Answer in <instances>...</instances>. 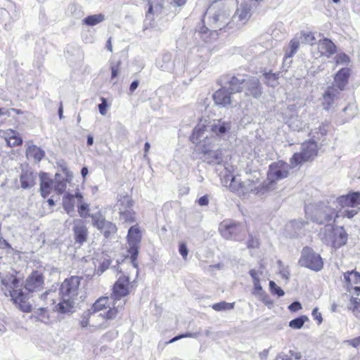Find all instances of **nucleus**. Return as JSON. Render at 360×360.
<instances>
[{"mask_svg": "<svg viewBox=\"0 0 360 360\" xmlns=\"http://www.w3.org/2000/svg\"><path fill=\"white\" fill-rule=\"evenodd\" d=\"M129 276L122 274L113 286L111 295L113 300L112 308H110L105 314H101V315L104 316L105 319L102 323L94 325V330H103L110 326V321L117 316L125 305L126 301L123 298L129 293Z\"/></svg>", "mask_w": 360, "mask_h": 360, "instance_id": "f257e3e1", "label": "nucleus"}, {"mask_svg": "<svg viewBox=\"0 0 360 360\" xmlns=\"http://www.w3.org/2000/svg\"><path fill=\"white\" fill-rule=\"evenodd\" d=\"M82 280V277L71 276L62 283L60 288L62 300L58 304V311L61 313L70 312L73 308Z\"/></svg>", "mask_w": 360, "mask_h": 360, "instance_id": "f03ea898", "label": "nucleus"}, {"mask_svg": "<svg viewBox=\"0 0 360 360\" xmlns=\"http://www.w3.org/2000/svg\"><path fill=\"white\" fill-rule=\"evenodd\" d=\"M258 183L257 181L250 179L242 181L240 176H234L231 174H226L221 178L223 186L243 198L251 193L257 194L259 192Z\"/></svg>", "mask_w": 360, "mask_h": 360, "instance_id": "7ed1b4c3", "label": "nucleus"}, {"mask_svg": "<svg viewBox=\"0 0 360 360\" xmlns=\"http://www.w3.org/2000/svg\"><path fill=\"white\" fill-rule=\"evenodd\" d=\"M229 83L233 91L240 92L243 90L246 96L259 98L262 94L261 83L259 79L255 77L233 76L230 79Z\"/></svg>", "mask_w": 360, "mask_h": 360, "instance_id": "20e7f679", "label": "nucleus"}, {"mask_svg": "<svg viewBox=\"0 0 360 360\" xmlns=\"http://www.w3.org/2000/svg\"><path fill=\"white\" fill-rule=\"evenodd\" d=\"M1 283L7 288L12 300L22 311L26 313L32 311V306L27 301V295L22 291L20 281L17 278L13 275L6 276L2 279Z\"/></svg>", "mask_w": 360, "mask_h": 360, "instance_id": "39448f33", "label": "nucleus"}, {"mask_svg": "<svg viewBox=\"0 0 360 360\" xmlns=\"http://www.w3.org/2000/svg\"><path fill=\"white\" fill-rule=\"evenodd\" d=\"M75 206H77L78 213L82 218L90 217L89 204L84 200L81 193L65 194L63 198V207L66 213L72 216L75 214Z\"/></svg>", "mask_w": 360, "mask_h": 360, "instance_id": "423d86ee", "label": "nucleus"}, {"mask_svg": "<svg viewBox=\"0 0 360 360\" xmlns=\"http://www.w3.org/2000/svg\"><path fill=\"white\" fill-rule=\"evenodd\" d=\"M210 133L207 127L204 124H198L193 129V134L191 137V141L198 145L199 149L205 154L212 151V148L216 142L214 137H209Z\"/></svg>", "mask_w": 360, "mask_h": 360, "instance_id": "0eeeda50", "label": "nucleus"}, {"mask_svg": "<svg viewBox=\"0 0 360 360\" xmlns=\"http://www.w3.org/2000/svg\"><path fill=\"white\" fill-rule=\"evenodd\" d=\"M290 167L283 161H278L269 165L267 172V179L264 187L266 190L275 188V184L278 181L286 178L289 174Z\"/></svg>", "mask_w": 360, "mask_h": 360, "instance_id": "6e6552de", "label": "nucleus"}, {"mask_svg": "<svg viewBox=\"0 0 360 360\" xmlns=\"http://www.w3.org/2000/svg\"><path fill=\"white\" fill-rule=\"evenodd\" d=\"M324 242L335 248H338L345 245L347 240V235L342 227L333 228L327 225L324 230Z\"/></svg>", "mask_w": 360, "mask_h": 360, "instance_id": "1a4fd4ad", "label": "nucleus"}, {"mask_svg": "<svg viewBox=\"0 0 360 360\" xmlns=\"http://www.w3.org/2000/svg\"><path fill=\"white\" fill-rule=\"evenodd\" d=\"M317 144L314 141L304 142L301 146V151L295 153L290 159L291 165L295 167L304 162L313 160L317 155Z\"/></svg>", "mask_w": 360, "mask_h": 360, "instance_id": "9d476101", "label": "nucleus"}, {"mask_svg": "<svg viewBox=\"0 0 360 360\" xmlns=\"http://www.w3.org/2000/svg\"><path fill=\"white\" fill-rule=\"evenodd\" d=\"M141 237L142 233L137 224L130 227L127 234L128 252L131 255V262L134 269L137 267L136 259L139 253Z\"/></svg>", "mask_w": 360, "mask_h": 360, "instance_id": "9b49d317", "label": "nucleus"}, {"mask_svg": "<svg viewBox=\"0 0 360 360\" xmlns=\"http://www.w3.org/2000/svg\"><path fill=\"white\" fill-rule=\"evenodd\" d=\"M299 264L315 271H320L323 265L321 256L307 247L302 250Z\"/></svg>", "mask_w": 360, "mask_h": 360, "instance_id": "f8f14e48", "label": "nucleus"}, {"mask_svg": "<svg viewBox=\"0 0 360 360\" xmlns=\"http://www.w3.org/2000/svg\"><path fill=\"white\" fill-rule=\"evenodd\" d=\"M133 200L129 195L120 196L116 206L118 208L120 219L126 223L135 221V212L133 210Z\"/></svg>", "mask_w": 360, "mask_h": 360, "instance_id": "ddd939ff", "label": "nucleus"}, {"mask_svg": "<svg viewBox=\"0 0 360 360\" xmlns=\"http://www.w3.org/2000/svg\"><path fill=\"white\" fill-rule=\"evenodd\" d=\"M110 308H112V306H110L108 297H101L94 303L91 308L89 310V314L96 319L95 323L89 326L91 332L96 331L94 330V325L102 323L105 319L104 316L101 315V314H105Z\"/></svg>", "mask_w": 360, "mask_h": 360, "instance_id": "4468645a", "label": "nucleus"}, {"mask_svg": "<svg viewBox=\"0 0 360 360\" xmlns=\"http://www.w3.org/2000/svg\"><path fill=\"white\" fill-rule=\"evenodd\" d=\"M230 84V83L229 82ZM237 93L233 91L229 86V90L226 87H222L214 92L213 94V99L217 105L221 107H226L228 105H235L238 104V102L235 99L233 94Z\"/></svg>", "mask_w": 360, "mask_h": 360, "instance_id": "2eb2a0df", "label": "nucleus"}, {"mask_svg": "<svg viewBox=\"0 0 360 360\" xmlns=\"http://www.w3.org/2000/svg\"><path fill=\"white\" fill-rule=\"evenodd\" d=\"M217 3L212 4L207 11L206 15H212V24L210 25L211 27L213 29H219L221 30L226 25L233 24L232 21L229 22V13L226 10H221L219 13H216L215 9L217 7Z\"/></svg>", "mask_w": 360, "mask_h": 360, "instance_id": "dca6fc26", "label": "nucleus"}, {"mask_svg": "<svg viewBox=\"0 0 360 360\" xmlns=\"http://www.w3.org/2000/svg\"><path fill=\"white\" fill-rule=\"evenodd\" d=\"M232 122L230 120L218 119L214 120L207 126L212 137L224 138L228 135L232 129Z\"/></svg>", "mask_w": 360, "mask_h": 360, "instance_id": "f3484780", "label": "nucleus"}, {"mask_svg": "<svg viewBox=\"0 0 360 360\" xmlns=\"http://www.w3.org/2000/svg\"><path fill=\"white\" fill-rule=\"evenodd\" d=\"M91 217L92 219V224L102 233H103L106 238L108 237L110 234L116 233V225L110 221L105 220L104 217L100 212L92 214Z\"/></svg>", "mask_w": 360, "mask_h": 360, "instance_id": "a211bd4d", "label": "nucleus"}, {"mask_svg": "<svg viewBox=\"0 0 360 360\" xmlns=\"http://www.w3.org/2000/svg\"><path fill=\"white\" fill-rule=\"evenodd\" d=\"M243 230V226L231 220L221 221L219 226L221 235L226 239H236Z\"/></svg>", "mask_w": 360, "mask_h": 360, "instance_id": "6ab92c4d", "label": "nucleus"}, {"mask_svg": "<svg viewBox=\"0 0 360 360\" xmlns=\"http://www.w3.org/2000/svg\"><path fill=\"white\" fill-rule=\"evenodd\" d=\"M336 202L341 209L345 207L360 209V191L351 192L343 195L336 199Z\"/></svg>", "mask_w": 360, "mask_h": 360, "instance_id": "aec40b11", "label": "nucleus"}, {"mask_svg": "<svg viewBox=\"0 0 360 360\" xmlns=\"http://www.w3.org/2000/svg\"><path fill=\"white\" fill-rule=\"evenodd\" d=\"M345 287L349 292L352 290L359 294L360 292V274L355 271H347L343 274Z\"/></svg>", "mask_w": 360, "mask_h": 360, "instance_id": "412c9836", "label": "nucleus"}, {"mask_svg": "<svg viewBox=\"0 0 360 360\" xmlns=\"http://www.w3.org/2000/svg\"><path fill=\"white\" fill-rule=\"evenodd\" d=\"M73 225L72 231L75 243L82 245L87 240L89 236L88 229L84 221L82 219H75Z\"/></svg>", "mask_w": 360, "mask_h": 360, "instance_id": "4be33fe9", "label": "nucleus"}, {"mask_svg": "<svg viewBox=\"0 0 360 360\" xmlns=\"http://www.w3.org/2000/svg\"><path fill=\"white\" fill-rule=\"evenodd\" d=\"M44 284L43 275L38 271H34L27 278L25 288L29 292H37L43 289Z\"/></svg>", "mask_w": 360, "mask_h": 360, "instance_id": "5701e85b", "label": "nucleus"}, {"mask_svg": "<svg viewBox=\"0 0 360 360\" xmlns=\"http://www.w3.org/2000/svg\"><path fill=\"white\" fill-rule=\"evenodd\" d=\"M340 94L335 86H330L323 95L322 105L325 110H329L334 103L335 100Z\"/></svg>", "mask_w": 360, "mask_h": 360, "instance_id": "b1692460", "label": "nucleus"}, {"mask_svg": "<svg viewBox=\"0 0 360 360\" xmlns=\"http://www.w3.org/2000/svg\"><path fill=\"white\" fill-rule=\"evenodd\" d=\"M349 75L350 71L348 68H342L336 73L334 77V85L333 86H335L339 90L340 93L344 90L347 85Z\"/></svg>", "mask_w": 360, "mask_h": 360, "instance_id": "393cba45", "label": "nucleus"}, {"mask_svg": "<svg viewBox=\"0 0 360 360\" xmlns=\"http://www.w3.org/2000/svg\"><path fill=\"white\" fill-rule=\"evenodd\" d=\"M318 50L321 56L330 57L336 51V46L328 39H321L318 42Z\"/></svg>", "mask_w": 360, "mask_h": 360, "instance_id": "a878e982", "label": "nucleus"}, {"mask_svg": "<svg viewBox=\"0 0 360 360\" xmlns=\"http://www.w3.org/2000/svg\"><path fill=\"white\" fill-rule=\"evenodd\" d=\"M32 314L30 316V319L34 320V322H41L44 323H48L49 322V313L47 309V307H34L32 309Z\"/></svg>", "mask_w": 360, "mask_h": 360, "instance_id": "bb28decb", "label": "nucleus"}, {"mask_svg": "<svg viewBox=\"0 0 360 360\" xmlns=\"http://www.w3.org/2000/svg\"><path fill=\"white\" fill-rule=\"evenodd\" d=\"M41 184H40V190L41 194L43 198L47 197L51 191L54 189L53 187V180L50 179L46 174H42L40 176Z\"/></svg>", "mask_w": 360, "mask_h": 360, "instance_id": "cd10ccee", "label": "nucleus"}, {"mask_svg": "<svg viewBox=\"0 0 360 360\" xmlns=\"http://www.w3.org/2000/svg\"><path fill=\"white\" fill-rule=\"evenodd\" d=\"M149 8L146 17L158 16L162 13L163 9V0H148Z\"/></svg>", "mask_w": 360, "mask_h": 360, "instance_id": "c85d7f7f", "label": "nucleus"}, {"mask_svg": "<svg viewBox=\"0 0 360 360\" xmlns=\"http://www.w3.org/2000/svg\"><path fill=\"white\" fill-rule=\"evenodd\" d=\"M44 151L35 145L31 144L26 149V155L36 162H39L44 157Z\"/></svg>", "mask_w": 360, "mask_h": 360, "instance_id": "c756f323", "label": "nucleus"}, {"mask_svg": "<svg viewBox=\"0 0 360 360\" xmlns=\"http://www.w3.org/2000/svg\"><path fill=\"white\" fill-rule=\"evenodd\" d=\"M339 215L338 213H335L334 210H324L323 212L317 210L315 217H314V220L317 223L322 224L324 221H328L331 220L333 217L336 218Z\"/></svg>", "mask_w": 360, "mask_h": 360, "instance_id": "7c9ffc66", "label": "nucleus"}, {"mask_svg": "<svg viewBox=\"0 0 360 360\" xmlns=\"http://www.w3.org/2000/svg\"><path fill=\"white\" fill-rule=\"evenodd\" d=\"M34 179L35 178L32 172L23 171L20 176L21 187L24 189L32 187L35 184Z\"/></svg>", "mask_w": 360, "mask_h": 360, "instance_id": "2f4dec72", "label": "nucleus"}, {"mask_svg": "<svg viewBox=\"0 0 360 360\" xmlns=\"http://www.w3.org/2000/svg\"><path fill=\"white\" fill-rule=\"evenodd\" d=\"M301 44V41L296 34L295 37L290 40L289 46L285 51V60L292 58L297 52Z\"/></svg>", "mask_w": 360, "mask_h": 360, "instance_id": "473e14b6", "label": "nucleus"}, {"mask_svg": "<svg viewBox=\"0 0 360 360\" xmlns=\"http://www.w3.org/2000/svg\"><path fill=\"white\" fill-rule=\"evenodd\" d=\"M159 68L164 71L170 72L174 69L172 57L170 53L163 55L162 62L158 63Z\"/></svg>", "mask_w": 360, "mask_h": 360, "instance_id": "72a5a7b5", "label": "nucleus"}, {"mask_svg": "<svg viewBox=\"0 0 360 360\" xmlns=\"http://www.w3.org/2000/svg\"><path fill=\"white\" fill-rule=\"evenodd\" d=\"M6 140L8 145L11 147L19 146L22 142V140L20 137L18 133L13 130H9V131L7 132Z\"/></svg>", "mask_w": 360, "mask_h": 360, "instance_id": "f704fd0d", "label": "nucleus"}, {"mask_svg": "<svg viewBox=\"0 0 360 360\" xmlns=\"http://www.w3.org/2000/svg\"><path fill=\"white\" fill-rule=\"evenodd\" d=\"M53 187L54 191L58 194L63 193L67 187L66 181L64 179H61L58 174H56L53 179Z\"/></svg>", "mask_w": 360, "mask_h": 360, "instance_id": "c9c22d12", "label": "nucleus"}, {"mask_svg": "<svg viewBox=\"0 0 360 360\" xmlns=\"http://www.w3.org/2000/svg\"><path fill=\"white\" fill-rule=\"evenodd\" d=\"M105 19V15L103 14H96L92 15H89L86 17L83 20V22L89 26H94L103 21Z\"/></svg>", "mask_w": 360, "mask_h": 360, "instance_id": "e433bc0d", "label": "nucleus"}, {"mask_svg": "<svg viewBox=\"0 0 360 360\" xmlns=\"http://www.w3.org/2000/svg\"><path fill=\"white\" fill-rule=\"evenodd\" d=\"M56 295V292L55 291L49 290L46 291L44 294H42L39 297V300L44 302L46 305L45 307H48V305H52L55 304V297Z\"/></svg>", "mask_w": 360, "mask_h": 360, "instance_id": "4c0bfd02", "label": "nucleus"}, {"mask_svg": "<svg viewBox=\"0 0 360 360\" xmlns=\"http://www.w3.org/2000/svg\"><path fill=\"white\" fill-rule=\"evenodd\" d=\"M211 307L216 311H229L234 308V302L230 303L222 301L213 304Z\"/></svg>", "mask_w": 360, "mask_h": 360, "instance_id": "58836bf2", "label": "nucleus"}, {"mask_svg": "<svg viewBox=\"0 0 360 360\" xmlns=\"http://www.w3.org/2000/svg\"><path fill=\"white\" fill-rule=\"evenodd\" d=\"M348 308L356 317L360 319V302L357 298L352 297L350 299Z\"/></svg>", "mask_w": 360, "mask_h": 360, "instance_id": "ea45409f", "label": "nucleus"}, {"mask_svg": "<svg viewBox=\"0 0 360 360\" xmlns=\"http://www.w3.org/2000/svg\"><path fill=\"white\" fill-rule=\"evenodd\" d=\"M302 44H311L315 41V37L311 32H301L297 34Z\"/></svg>", "mask_w": 360, "mask_h": 360, "instance_id": "a19ab883", "label": "nucleus"}, {"mask_svg": "<svg viewBox=\"0 0 360 360\" xmlns=\"http://www.w3.org/2000/svg\"><path fill=\"white\" fill-rule=\"evenodd\" d=\"M307 321H308V318L305 316H302L290 321L289 326L293 329H300Z\"/></svg>", "mask_w": 360, "mask_h": 360, "instance_id": "79ce46f5", "label": "nucleus"}, {"mask_svg": "<svg viewBox=\"0 0 360 360\" xmlns=\"http://www.w3.org/2000/svg\"><path fill=\"white\" fill-rule=\"evenodd\" d=\"M265 83L270 86L275 87L278 84V77L276 74L274 73H265L264 74Z\"/></svg>", "mask_w": 360, "mask_h": 360, "instance_id": "37998d69", "label": "nucleus"}, {"mask_svg": "<svg viewBox=\"0 0 360 360\" xmlns=\"http://www.w3.org/2000/svg\"><path fill=\"white\" fill-rule=\"evenodd\" d=\"M336 65H347L350 62L349 57L345 53H339L335 57Z\"/></svg>", "mask_w": 360, "mask_h": 360, "instance_id": "c03bdc74", "label": "nucleus"}, {"mask_svg": "<svg viewBox=\"0 0 360 360\" xmlns=\"http://www.w3.org/2000/svg\"><path fill=\"white\" fill-rule=\"evenodd\" d=\"M269 289L273 295H276L278 297L283 296L285 294L284 291L272 281L269 282Z\"/></svg>", "mask_w": 360, "mask_h": 360, "instance_id": "a18cd8bd", "label": "nucleus"}, {"mask_svg": "<svg viewBox=\"0 0 360 360\" xmlns=\"http://www.w3.org/2000/svg\"><path fill=\"white\" fill-rule=\"evenodd\" d=\"M278 274L285 280L288 281L290 277V271L288 268L285 266L281 261L278 262Z\"/></svg>", "mask_w": 360, "mask_h": 360, "instance_id": "49530a36", "label": "nucleus"}, {"mask_svg": "<svg viewBox=\"0 0 360 360\" xmlns=\"http://www.w3.org/2000/svg\"><path fill=\"white\" fill-rule=\"evenodd\" d=\"M249 274L253 280V283L260 282V276L263 274V268L261 267L259 270L250 269Z\"/></svg>", "mask_w": 360, "mask_h": 360, "instance_id": "de8ad7c7", "label": "nucleus"}, {"mask_svg": "<svg viewBox=\"0 0 360 360\" xmlns=\"http://www.w3.org/2000/svg\"><path fill=\"white\" fill-rule=\"evenodd\" d=\"M200 335V332H197V333H186L185 334H181V335H177L176 337H174V338H172V340H170L169 341L168 343H172V342H174L181 338H196L198 337V335Z\"/></svg>", "mask_w": 360, "mask_h": 360, "instance_id": "09e8293b", "label": "nucleus"}, {"mask_svg": "<svg viewBox=\"0 0 360 360\" xmlns=\"http://www.w3.org/2000/svg\"><path fill=\"white\" fill-rule=\"evenodd\" d=\"M358 208L357 209H352V210H343L342 212L340 211V215L342 216L343 217H347V218H352L353 217H354L357 213H358Z\"/></svg>", "mask_w": 360, "mask_h": 360, "instance_id": "8fccbe9b", "label": "nucleus"}, {"mask_svg": "<svg viewBox=\"0 0 360 360\" xmlns=\"http://www.w3.org/2000/svg\"><path fill=\"white\" fill-rule=\"evenodd\" d=\"M118 335V331L116 330H111L106 332L103 335V338L108 340L111 341L115 339Z\"/></svg>", "mask_w": 360, "mask_h": 360, "instance_id": "3c124183", "label": "nucleus"}, {"mask_svg": "<svg viewBox=\"0 0 360 360\" xmlns=\"http://www.w3.org/2000/svg\"><path fill=\"white\" fill-rule=\"evenodd\" d=\"M254 284V290L252 293L257 296L258 297H262V295H264L265 292H264L261 285L260 282L253 283Z\"/></svg>", "mask_w": 360, "mask_h": 360, "instance_id": "603ef678", "label": "nucleus"}, {"mask_svg": "<svg viewBox=\"0 0 360 360\" xmlns=\"http://www.w3.org/2000/svg\"><path fill=\"white\" fill-rule=\"evenodd\" d=\"M91 318L96 320L93 316H91V314H89V312L86 315H84L83 317L82 318V320L80 321V326L82 328H86L89 325V319ZM94 323L95 322H94L93 323Z\"/></svg>", "mask_w": 360, "mask_h": 360, "instance_id": "864d4df0", "label": "nucleus"}, {"mask_svg": "<svg viewBox=\"0 0 360 360\" xmlns=\"http://www.w3.org/2000/svg\"><path fill=\"white\" fill-rule=\"evenodd\" d=\"M101 101H102V103L98 105L99 112L102 115H105L107 113V108H108L107 101H106V99L104 98H102Z\"/></svg>", "mask_w": 360, "mask_h": 360, "instance_id": "5fc2aeb1", "label": "nucleus"}, {"mask_svg": "<svg viewBox=\"0 0 360 360\" xmlns=\"http://www.w3.org/2000/svg\"><path fill=\"white\" fill-rule=\"evenodd\" d=\"M120 63L119 62L116 65H111V68H111V79H113L118 75L119 70H120Z\"/></svg>", "mask_w": 360, "mask_h": 360, "instance_id": "6e6d98bb", "label": "nucleus"}, {"mask_svg": "<svg viewBox=\"0 0 360 360\" xmlns=\"http://www.w3.org/2000/svg\"><path fill=\"white\" fill-rule=\"evenodd\" d=\"M179 251L183 258L186 259L188 255V249L186 245L184 243H181L179 245Z\"/></svg>", "mask_w": 360, "mask_h": 360, "instance_id": "4d7b16f0", "label": "nucleus"}, {"mask_svg": "<svg viewBox=\"0 0 360 360\" xmlns=\"http://www.w3.org/2000/svg\"><path fill=\"white\" fill-rule=\"evenodd\" d=\"M347 342L349 345H351L355 348H357V347H360V336L353 338V339H351V340H349L347 341Z\"/></svg>", "mask_w": 360, "mask_h": 360, "instance_id": "13d9d810", "label": "nucleus"}, {"mask_svg": "<svg viewBox=\"0 0 360 360\" xmlns=\"http://www.w3.org/2000/svg\"><path fill=\"white\" fill-rule=\"evenodd\" d=\"M288 308L291 311H297L302 308V305L299 302H294L288 307Z\"/></svg>", "mask_w": 360, "mask_h": 360, "instance_id": "bf43d9fd", "label": "nucleus"}, {"mask_svg": "<svg viewBox=\"0 0 360 360\" xmlns=\"http://www.w3.org/2000/svg\"><path fill=\"white\" fill-rule=\"evenodd\" d=\"M312 316L314 319L318 320L319 323L322 322V317L321 313L319 311L318 309L316 308L312 311Z\"/></svg>", "mask_w": 360, "mask_h": 360, "instance_id": "052dcab7", "label": "nucleus"}, {"mask_svg": "<svg viewBox=\"0 0 360 360\" xmlns=\"http://www.w3.org/2000/svg\"><path fill=\"white\" fill-rule=\"evenodd\" d=\"M174 6H181L186 4L187 0H167Z\"/></svg>", "mask_w": 360, "mask_h": 360, "instance_id": "680f3d73", "label": "nucleus"}, {"mask_svg": "<svg viewBox=\"0 0 360 360\" xmlns=\"http://www.w3.org/2000/svg\"><path fill=\"white\" fill-rule=\"evenodd\" d=\"M198 204L200 206H206L209 203V198L207 195L200 197L198 200Z\"/></svg>", "mask_w": 360, "mask_h": 360, "instance_id": "e2e57ef3", "label": "nucleus"}, {"mask_svg": "<svg viewBox=\"0 0 360 360\" xmlns=\"http://www.w3.org/2000/svg\"><path fill=\"white\" fill-rule=\"evenodd\" d=\"M328 127V124H324V123L321 124L319 127V133L321 134V136H323V135H325L327 133Z\"/></svg>", "mask_w": 360, "mask_h": 360, "instance_id": "0e129e2a", "label": "nucleus"}, {"mask_svg": "<svg viewBox=\"0 0 360 360\" xmlns=\"http://www.w3.org/2000/svg\"><path fill=\"white\" fill-rule=\"evenodd\" d=\"M275 360H290V358L288 354L281 352L277 355Z\"/></svg>", "mask_w": 360, "mask_h": 360, "instance_id": "69168bd1", "label": "nucleus"}, {"mask_svg": "<svg viewBox=\"0 0 360 360\" xmlns=\"http://www.w3.org/2000/svg\"><path fill=\"white\" fill-rule=\"evenodd\" d=\"M258 298L260 299L266 305H269V304H272V302L269 300V296L266 294H264V295H262V297H259Z\"/></svg>", "mask_w": 360, "mask_h": 360, "instance_id": "338daca9", "label": "nucleus"}, {"mask_svg": "<svg viewBox=\"0 0 360 360\" xmlns=\"http://www.w3.org/2000/svg\"><path fill=\"white\" fill-rule=\"evenodd\" d=\"M139 84V82L138 80H135V81L132 82L129 86L130 92L131 93L134 92L138 87Z\"/></svg>", "mask_w": 360, "mask_h": 360, "instance_id": "774afa93", "label": "nucleus"}]
</instances>
